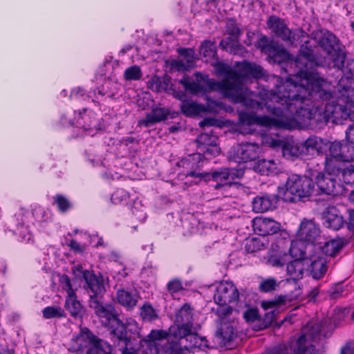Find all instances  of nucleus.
<instances>
[{
	"label": "nucleus",
	"instance_id": "f257e3e1",
	"mask_svg": "<svg viewBox=\"0 0 354 354\" xmlns=\"http://www.w3.org/2000/svg\"><path fill=\"white\" fill-rule=\"evenodd\" d=\"M301 80L306 84H297L290 78L285 81L278 77L274 91L270 93V100L273 104L266 103L267 111L279 120L296 119L308 120L310 124L322 129L330 120H338L341 104L332 102L326 103L324 107L313 106L310 107L308 101L328 102L333 97V92L325 88L327 81L320 77L319 73L303 70Z\"/></svg>",
	"mask_w": 354,
	"mask_h": 354
},
{
	"label": "nucleus",
	"instance_id": "f03ea898",
	"mask_svg": "<svg viewBox=\"0 0 354 354\" xmlns=\"http://www.w3.org/2000/svg\"><path fill=\"white\" fill-rule=\"evenodd\" d=\"M196 76L201 77L203 84L190 81L189 77L187 75H183L178 82L192 95H204L211 91H218L230 101L236 104H241L246 108L252 109L263 110L264 107L267 109L266 106L267 102L271 104H274L270 102V93L274 91V89L266 93L267 100L264 103L254 100L248 95V88L243 86V82L240 79H235L234 72L222 81L210 79L207 75L203 76L201 73H198Z\"/></svg>",
	"mask_w": 354,
	"mask_h": 354
},
{
	"label": "nucleus",
	"instance_id": "7ed1b4c3",
	"mask_svg": "<svg viewBox=\"0 0 354 354\" xmlns=\"http://www.w3.org/2000/svg\"><path fill=\"white\" fill-rule=\"evenodd\" d=\"M303 42L295 59L282 45H279L274 41H270L265 35H262L259 39L257 45L258 48L268 55V62L280 66L281 70L284 73H288L287 67L289 64H295L297 67L299 68L297 74L301 78V71L306 68L309 71H315L317 66L328 65L326 60H319L314 55V51L309 40H305Z\"/></svg>",
	"mask_w": 354,
	"mask_h": 354
},
{
	"label": "nucleus",
	"instance_id": "20e7f679",
	"mask_svg": "<svg viewBox=\"0 0 354 354\" xmlns=\"http://www.w3.org/2000/svg\"><path fill=\"white\" fill-rule=\"evenodd\" d=\"M76 278L84 280L85 290L89 294V306L94 310L102 325L120 317L118 311L113 305H103L101 299L106 292L104 279L101 273L96 274L93 271L84 270L81 265L72 268Z\"/></svg>",
	"mask_w": 354,
	"mask_h": 354
},
{
	"label": "nucleus",
	"instance_id": "39448f33",
	"mask_svg": "<svg viewBox=\"0 0 354 354\" xmlns=\"http://www.w3.org/2000/svg\"><path fill=\"white\" fill-rule=\"evenodd\" d=\"M314 39L317 41L319 46L326 53L328 57L321 58L314 54L319 60H326L328 66H321L322 68H329L331 66L337 68L346 75L348 78L354 76V61L348 60L346 53L341 47L340 40L332 32L326 30L317 32ZM317 66L315 69L318 73Z\"/></svg>",
	"mask_w": 354,
	"mask_h": 354
},
{
	"label": "nucleus",
	"instance_id": "423d86ee",
	"mask_svg": "<svg viewBox=\"0 0 354 354\" xmlns=\"http://www.w3.org/2000/svg\"><path fill=\"white\" fill-rule=\"evenodd\" d=\"M278 189L283 201L295 203L313 196L314 182L309 173L303 176L294 174L288 176L284 185L278 187Z\"/></svg>",
	"mask_w": 354,
	"mask_h": 354
},
{
	"label": "nucleus",
	"instance_id": "0eeeda50",
	"mask_svg": "<svg viewBox=\"0 0 354 354\" xmlns=\"http://www.w3.org/2000/svg\"><path fill=\"white\" fill-rule=\"evenodd\" d=\"M170 337L169 329L152 330L145 338L140 340V346L145 354H185L184 349L178 341L167 340Z\"/></svg>",
	"mask_w": 354,
	"mask_h": 354
},
{
	"label": "nucleus",
	"instance_id": "6e6552de",
	"mask_svg": "<svg viewBox=\"0 0 354 354\" xmlns=\"http://www.w3.org/2000/svg\"><path fill=\"white\" fill-rule=\"evenodd\" d=\"M293 257L292 239L290 237L279 236L272 243L264 259L266 265L282 268Z\"/></svg>",
	"mask_w": 354,
	"mask_h": 354
},
{
	"label": "nucleus",
	"instance_id": "1a4fd4ad",
	"mask_svg": "<svg viewBox=\"0 0 354 354\" xmlns=\"http://www.w3.org/2000/svg\"><path fill=\"white\" fill-rule=\"evenodd\" d=\"M310 165H319L318 160L315 158L310 162ZM308 169L306 173H309L310 178L314 182V189L313 196H318L321 194L337 195V192L335 190L336 180L332 176L324 174L323 171L317 169H313L308 164Z\"/></svg>",
	"mask_w": 354,
	"mask_h": 354
},
{
	"label": "nucleus",
	"instance_id": "9d476101",
	"mask_svg": "<svg viewBox=\"0 0 354 354\" xmlns=\"http://www.w3.org/2000/svg\"><path fill=\"white\" fill-rule=\"evenodd\" d=\"M218 138L213 134V131L204 132L198 135L194 140L196 152L210 160L221 153L218 145Z\"/></svg>",
	"mask_w": 354,
	"mask_h": 354
},
{
	"label": "nucleus",
	"instance_id": "9b49d317",
	"mask_svg": "<svg viewBox=\"0 0 354 354\" xmlns=\"http://www.w3.org/2000/svg\"><path fill=\"white\" fill-rule=\"evenodd\" d=\"M267 26L278 37L291 46H297L299 34L290 30L283 19L275 15L270 16L267 20Z\"/></svg>",
	"mask_w": 354,
	"mask_h": 354
},
{
	"label": "nucleus",
	"instance_id": "f8f14e48",
	"mask_svg": "<svg viewBox=\"0 0 354 354\" xmlns=\"http://www.w3.org/2000/svg\"><path fill=\"white\" fill-rule=\"evenodd\" d=\"M75 119L76 120V127L82 129L88 135H94L97 131L102 129V119L97 117L93 111L84 109L83 111H80Z\"/></svg>",
	"mask_w": 354,
	"mask_h": 354
},
{
	"label": "nucleus",
	"instance_id": "ddd939ff",
	"mask_svg": "<svg viewBox=\"0 0 354 354\" xmlns=\"http://www.w3.org/2000/svg\"><path fill=\"white\" fill-rule=\"evenodd\" d=\"M281 199L277 189V194L260 192L253 198L252 201V210L257 213H263L276 209Z\"/></svg>",
	"mask_w": 354,
	"mask_h": 354
},
{
	"label": "nucleus",
	"instance_id": "4468645a",
	"mask_svg": "<svg viewBox=\"0 0 354 354\" xmlns=\"http://www.w3.org/2000/svg\"><path fill=\"white\" fill-rule=\"evenodd\" d=\"M239 292L232 282H221L216 288L214 296L215 303L218 305L230 304L238 301Z\"/></svg>",
	"mask_w": 354,
	"mask_h": 354
},
{
	"label": "nucleus",
	"instance_id": "2eb2a0df",
	"mask_svg": "<svg viewBox=\"0 0 354 354\" xmlns=\"http://www.w3.org/2000/svg\"><path fill=\"white\" fill-rule=\"evenodd\" d=\"M94 333L88 328H81L79 333L73 335L68 348L69 352L86 354Z\"/></svg>",
	"mask_w": 354,
	"mask_h": 354
},
{
	"label": "nucleus",
	"instance_id": "dca6fc26",
	"mask_svg": "<svg viewBox=\"0 0 354 354\" xmlns=\"http://www.w3.org/2000/svg\"><path fill=\"white\" fill-rule=\"evenodd\" d=\"M235 79L241 80L243 82L251 79H259L263 76V69L261 66L244 60L236 64V69L234 70Z\"/></svg>",
	"mask_w": 354,
	"mask_h": 354
},
{
	"label": "nucleus",
	"instance_id": "f3484780",
	"mask_svg": "<svg viewBox=\"0 0 354 354\" xmlns=\"http://www.w3.org/2000/svg\"><path fill=\"white\" fill-rule=\"evenodd\" d=\"M322 220L324 227L333 230H338L344 227L346 223L339 209L334 205L328 206L323 211Z\"/></svg>",
	"mask_w": 354,
	"mask_h": 354
},
{
	"label": "nucleus",
	"instance_id": "a211bd4d",
	"mask_svg": "<svg viewBox=\"0 0 354 354\" xmlns=\"http://www.w3.org/2000/svg\"><path fill=\"white\" fill-rule=\"evenodd\" d=\"M259 146L252 143L239 145L233 149L232 158L238 163L255 160L259 156Z\"/></svg>",
	"mask_w": 354,
	"mask_h": 354
},
{
	"label": "nucleus",
	"instance_id": "6ab92c4d",
	"mask_svg": "<svg viewBox=\"0 0 354 354\" xmlns=\"http://www.w3.org/2000/svg\"><path fill=\"white\" fill-rule=\"evenodd\" d=\"M190 175L203 177V180L205 182L210 180L216 182V184L214 185L215 189H219L223 187L232 185L228 167H221L212 172H207L205 174H196L192 172Z\"/></svg>",
	"mask_w": 354,
	"mask_h": 354
},
{
	"label": "nucleus",
	"instance_id": "aec40b11",
	"mask_svg": "<svg viewBox=\"0 0 354 354\" xmlns=\"http://www.w3.org/2000/svg\"><path fill=\"white\" fill-rule=\"evenodd\" d=\"M306 271L310 272L312 277L319 280L322 279L328 271V261L322 256L306 257Z\"/></svg>",
	"mask_w": 354,
	"mask_h": 354
},
{
	"label": "nucleus",
	"instance_id": "412c9836",
	"mask_svg": "<svg viewBox=\"0 0 354 354\" xmlns=\"http://www.w3.org/2000/svg\"><path fill=\"white\" fill-rule=\"evenodd\" d=\"M205 160H206V158H205V156L196 152L192 154L188 155L185 158H183L180 160L179 164L183 168L189 169L185 174V176L187 177L196 178H198L199 180H203V177H201L200 176H192L190 175V174L192 172H194L196 174H205L206 172L199 171V170L203 165V161Z\"/></svg>",
	"mask_w": 354,
	"mask_h": 354
},
{
	"label": "nucleus",
	"instance_id": "4be33fe9",
	"mask_svg": "<svg viewBox=\"0 0 354 354\" xmlns=\"http://www.w3.org/2000/svg\"><path fill=\"white\" fill-rule=\"evenodd\" d=\"M253 226L254 231L262 236L277 234L281 228L279 223L268 218H256Z\"/></svg>",
	"mask_w": 354,
	"mask_h": 354
},
{
	"label": "nucleus",
	"instance_id": "5701e85b",
	"mask_svg": "<svg viewBox=\"0 0 354 354\" xmlns=\"http://www.w3.org/2000/svg\"><path fill=\"white\" fill-rule=\"evenodd\" d=\"M170 111L168 109L162 107L153 108L150 113H147L144 119L140 120L138 126L149 127L158 122L166 120Z\"/></svg>",
	"mask_w": 354,
	"mask_h": 354
},
{
	"label": "nucleus",
	"instance_id": "b1692460",
	"mask_svg": "<svg viewBox=\"0 0 354 354\" xmlns=\"http://www.w3.org/2000/svg\"><path fill=\"white\" fill-rule=\"evenodd\" d=\"M116 298L121 306L127 309H133L137 305L138 295L133 288L121 287L117 290Z\"/></svg>",
	"mask_w": 354,
	"mask_h": 354
},
{
	"label": "nucleus",
	"instance_id": "393cba45",
	"mask_svg": "<svg viewBox=\"0 0 354 354\" xmlns=\"http://www.w3.org/2000/svg\"><path fill=\"white\" fill-rule=\"evenodd\" d=\"M320 233L318 225L313 221H307L301 222L298 236L299 239L305 242L312 243L316 240Z\"/></svg>",
	"mask_w": 354,
	"mask_h": 354
},
{
	"label": "nucleus",
	"instance_id": "a878e982",
	"mask_svg": "<svg viewBox=\"0 0 354 354\" xmlns=\"http://www.w3.org/2000/svg\"><path fill=\"white\" fill-rule=\"evenodd\" d=\"M345 161L340 160V158H328L326 156L324 160V169L328 176H335L339 178L341 180L343 177V173L347 169Z\"/></svg>",
	"mask_w": 354,
	"mask_h": 354
},
{
	"label": "nucleus",
	"instance_id": "bb28decb",
	"mask_svg": "<svg viewBox=\"0 0 354 354\" xmlns=\"http://www.w3.org/2000/svg\"><path fill=\"white\" fill-rule=\"evenodd\" d=\"M282 153L284 158L292 160L297 158L307 159L301 142H283Z\"/></svg>",
	"mask_w": 354,
	"mask_h": 354
},
{
	"label": "nucleus",
	"instance_id": "cd10ccee",
	"mask_svg": "<svg viewBox=\"0 0 354 354\" xmlns=\"http://www.w3.org/2000/svg\"><path fill=\"white\" fill-rule=\"evenodd\" d=\"M65 309L75 319L82 318L84 315V309L80 301L77 299L75 292L67 295L65 303Z\"/></svg>",
	"mask_w": 354,
	"mask_h": 354
},
{
	"label": "nucleus",
	"instance_id": "c85d7f7f",
	"mask_svg": "<svg viewBox=\"0 0 354 354\" xmlns=\"http://www.w3.org/2000/svg\"><path fill=\"white\" fill-rule=\"evenodd\" d=\"M257 115L253 112L239 113V131L242 134H253L255 131L251 127L256 124Z\"/></svg>",
	"mask_w": 354,
	"mask_h": 354
},
{
	"label": "nucleus",
	"instance_id": "c756f323",
	"mask_svg": "<svg viewBox=\"0 0 354 354\" xmlns=\"http://www.w3.org/2000/svg\"><path fill=\"white\" fill-rule=\"evenodd\" d=\"M192 328L193 325L174 322V325L169 328L170 337L177 339L176 341L180 344L179 340L180 339H185L188 341L189 337H194L196 333L192 331Z\"/></svg>",
	"mask_w": 354,
	"mask_h": 354
},
{
	"label": "nucleus",
	"instance_id": "7c9ffc66",
	"mask_svg": "<svg viewBox=\"0 0 354 354\" xmlns=\"http://www.w3.org/2000/svg\"><path fill=\"white\" fill-rule=\"evenodd\" d=\"M306 257L291 259L286 265L287 274L294 279H301L306 271Z\"/></svg>",
	"mask_w": 354,
	"mask_h": 354
},
{
	"label": "nucleus",
	"instance_id": "2f4dec72",
	"mask_svg": "<svg viewBox=\"0 0 354 354\" xmlns=\"http://www.w3.org/2000/svg\"><path fill=\"white\" fill-rule=\"evenodd\" d=\"M112 350L109 342L94 334L86 354H111Z\"/></svg>",
	"mask_w": 354,
	"mask_h": 354
},
{
	"label": "nucleus",
	"instance_id": "473e14b6",
	"mask_svg": "<svg viewBox=\"0 0 354 354\" xmlns=\"http://www.w3.org/2000/svg\"><path fill=\"white\" fill-rule=\"evenodd\" d=\"M304 150L306 153L307 159L309 156H313L315 154L319 155L322 150L323 140L315 136H310L305 141L301 142Z\"/></svg>",
	"mask_w": 354,
	"mask_h": 354
},
{
	"label": "nucleus",
	"instance_id": "72a5a7b5",
	"mask_svg": "<svg viewBox=\"0 0 354 354\" xmlns=\"http://www.w3.org/2000/svg\"><path fill=\"white\" fill-rule=\"evenodd\" d=\"M253 169L262 176H272L278 173L277 165L274 160H259L254 163Z\"/></svg>",
	"mask_w": 354,
	"mask_h": 354
},
{
	"label": "nucleus",
	"instance_id": "f704fd0d",
	"mask_svg": "<svg viewBox=\"0 0 354 354\" xmlns=\"http://www.w3.org/2000/svg\"><path fill=\"white\" fill-rule=\"evenodd\" d=\"M180 108L183 115L186 117H195L204 113L203 104L191 100H183Z\"/></svg>",
	"mask_w": 354,
	"mask_h": 354
},
{
	"label": "nucleus",
	"instance_id": "c9c22d12",
	"mask_svg": "<svg viewBox=\"0 0 354 354\" xmlns=\"http://www.w3.org/2000/svg\"><path fill=\"white\" fill-rule=\"evenodd\" d=\"M26 223L25 213L20 212L16 213L7 221L6 227L13 234H21Z\"/></svg>",
	"mask_w": 354,
	"mask_h": 354
},
{
	"label": "nucleus",
	"instance_id": "e433bc0d",
	"mask_svg": "<svg viewBox=\"0 0 354 354\" xmlns=\"http://www.w3.org/2000/svg\"><path fill=\"white\" fill-rule=\"evenodd\" d=\"M199 53L207 63L210 64L218 57L216 43L210 40H205L201 43Z\"/></svg>",
	"mask_w": 354,
	"mask_h": 354
},
{
	"label": "nucleus",
	"instance_id": "4c0bfd02",
	"mask_svg": "<svg viewBox=\"0 0 354 354\" xmlns=\"http://www.w3.org/2000/svg\"><path fill=\"white\" fill-rule=\"evenodd\" d=\"M278 313L279 310L274 309L266 313L263 317L259 315L257 320L252 324V329L255 331H260L268 328Z\"/></svg>",
	"mask_w": 354,
	"mask_h": 354
},
{
	"label": "nucleus",
	"instance_id": "58836bf2",
	"mask_svg": "<svg viewBox=\"0 0 354 354\" xmlns=\"http://www.w3.org/2000/svg\"><path fill=\"white\" fill-rule=\"evenodd\" d=\"M193 308L189 304H184L176 313L174 322L193 325Z\"/></svg>",
	"mask_w": 354,
	"mask_h": 354
},
{
	"label": "nucleus",
	"instance_id": "ea45409f",
	"mask_svg": "<svg viewBox=\"0 0 354 354\" xmlns=\"http://www.w3.org/2000/svg\"><path fill=\"white\" fill-rule=\"evenodd\" d=\"M344 243L341 239H332L324 243L320 247L322 254L326 256L335 257L342 249Z\"/></svg>",
	"mask_w": 354,
	"mask_h": 354
},
{
	"label": "nucleus",
	"instance_id": "a19ab883",
	"mask_svg": "<svg viewBox=\"0 0 354 354\" xmlns=\"http://www.w3.org/2000/svg\"><path fill=\"white\" fill-rule=\"evenodd\" d=\"M292 354H318L315 346H307L305 335H300L296 342Z\"/></svg>",
	"mask_w": 354,
	"mask_h": 354
},
{
	"label": "nucleus",
	"instance_id": "79ce46f5",
	"mask_svg": "<svg viewBox=\"0 0 354 354\" xmlns=\"http://www.w3.org/2000/svg\"><path fill=\"white\" fill-rule=\"evenodd\" d=\"M52 204L55 205L62 214H65L73 208V203L61 194H57L53 197Z\"/></svg>",
	"mask_w": 354,
	"mask_h": 354
},
{
	"label": "nucleus",
	"instance_id": "37998d69",
	"mask_svg": "<svg viewBox=\"0 0 354 354\" xmlns=\"http://www.w3.org/2000/svg\"><path fill=\"white\" fill-rule=\"evenodd\" d=\"M131 200L130 194L124 189H117L111 196V201L115 205H128Z\"/></svg>",
	"mask_w": 354,
	"mask_h": 354
},
{
	"label": "nucleus",
	"instance_id": "c03bdc74",
	"mask_svg": "<svg viewBox=\"0 0 354 354\" xmlns=\"http://www.w3.org/2000/svg\"><path fill=\"white\" fill-rule=\"evenodd\" d=\"M43 317L47 319L66 317L64 310L59 306H50L42 310Z\"/></svg>",
	"mask_w": 354,
	"mask_h": 354
},
{
	"label": "nucleus",
	"instance_id": "a18cd8bd",
	"mask_svg": "<svg viewBox=\"0 0 354 354\" xmlns=\"http://www.w3.org/2000/svg\"><path fill=\"white\" fill-rule=\"evenodd\" d=\"M140 317L145 322H153L158 318L157 311L149 304L146 302L140 308Z\"/></svg>",
	"mask_w": 354,
	"mask_h": 354
},
{
	"label": "nucleus",
	"instance_id": "49530a36",
	"mask_svg": "<svg viewBox=\"0 0 354 354\" xmlns=\"http://www.w3.org/2000/svg\"><path fill=\"white\" fill-rule=\"evenodd\" d=\"M216 333L224 344L231 342L236 337L234 329L231 325L221 328Z\"/></svg>",
	"mask_w": 354,
	"mask_h": 354
},
{
	"label": "nucleus",
	"instance_id": "de8ad7c7",
	"mask_svg": "<svg viewBox=\"0 0 354 354\" xmlns=\"http://www.w3.org/2000/svg\"><path fill=\"white\" fill-rule=\"evenodd\" d=\"M322 325L321 323H315L311 326L310 328L306 334H302L301 335H305L306 337V342L307 346L313 345L312 344H309L307 341V337H308L312 341L316 342L319 341L322 337Z\"/></svg>",
	"mask_w": 354,
	"mask_h": 354
},
{
	"label": "nucleus",
	"instance_id": "09e8293b",
	"mask_svg": "<svg viewBox=\"0 0 354 354\" xmlns=\"http://www.w3.org/2000/svg\"><path fill=\"white\" fill-rule=\"evenodd\" d=\"M177 51L180 57L185 61V64L189 68H192L194 66L196 54L194 49L190 48H180L177 50Z\"/></svg>",
	"mask_w": 354,
	"mask_h": 354
},
{
	"label": "nucleus",
	"instance_id": "8fccbe9b",
	"mask_svg": "<svg viewBox=\"0 0 354 354\" xmlns=\"http://www.w3.org/2000/svg\"><path fill=\"white\" fill-rule=\"evenodd\" d=\"M341 160L346 162L354 161V143L343 140Z\"/></svg>",
	"mask_w": 354,
	"mask_h": 354
},
{
	"label": "nucleus",
	"instance_id": "3c124183",
	"mask_svg": "<svg viewBox=\"0 0 354 354\" xmlns=\"http://www.w3.org/2000/svg\"><path fill=\"white\" fill-rule=\"evenodd\" d=\"M206 104H203L204 113H209L213 114L218 113L223 108V104L217 100H212L206 95Z\"/></svg>",
	"mask_w": 354,
	"mask_h": 354
},
{
	"label": "nucleus",
	"instance_id": "603ef678",
	"mask_svg": "<svg viewBox=\"0 0 354 354\" xmlns=\"http://www.w3.org/2000/svg\"><path fill=\"white\" fill-rule=\"evenodd\" d=\"M210 64L214 66L215 72L218 75H223L225 77H228L234 72L227 64L220 61L218 57L212 62Z\"/></svg>",
	"mask_w": 354,
	"mask_h": 354
},
{
	"label": "nucleus",
	"instance_id": "864d4df0",
	"mask_svg": "<svg viewBox=\"0 0 354 354\" xmlns=\"http://www.w3.org/2000/svg\"><path fill=\"white\" fill-rule=\"evenodd\" d=\"M264 248V244L259 238L252 237L246 240L245 249L248 253H254Z\"/></svg>",
	"mask_w": 354,
	"mask_h": 354
},
{
	"label": "nucleus",
	"instance_id": "5fc2aeb1",
	"mask_svg": "<svg viewBox=\"0 0 354 354\" xmlns=\"http://www.w3.org/2000/svg\"><path fill=\"white\" fill-rule=\"evenodd\" d=\"M287 301H290L287 295H280L272 299L263 301L262 304V306L265 309L272 308L275 306L285 305Z\"/></svg>",
	"mask_w": 354,
	"mask_h": 354
},
{
	"label": "nucleus",
	"instance_id": "6e6d98bb",
	"mask_svg": "<svg viewBox=\"0 0 354 354\" xmlns=\"http://www.w3.org/2000/svg\"><path fill=\"white\" fill-rule=\"evenodd\" d=\"M343 140L330 142L328 147V158H340L342 156Z\"/></svg>",
	"mask_w": 354,
	"mask_h": 354
},
{
	"label": "nucleus",
	"instance_id": "4d7b16f0",
	"mask_svg": "<svg viewBox=\"0 0 354 354\" xmlns=\"http://www.w3.org/2000/svg\"><path fill=\"white\" fill-rule=\"evenodd\" d=\"M142 75L140 68L136 65L127 68L124 73L126 80H138L142 77Z\"/></svg>",
	"mask_w": 354,
	"mask_h": 354
},
{
	"label": "nucleus",
	"instance_id": "13d9d810",
	"mask_svg": "<svg viewBox=\"0 0 354 354\" xmlns=\"http://www.w3.org/2000/svg\"><path fill=\"white\" fill-rule=\"evenodd\" d=\"M278 286V283L275 278L270 277L263 279L259 284V290L262 292H269L274 290Z\"/></svg>",
	"mask_w": 354,
	"mask_h": 354
},
{
	"label": "nucleus",
	"instance_id": "bf43d9fd",
	"mask_svg": "<svg viewBox=\"0 0 354 354\" xmlns=\"http://www.w3.org/2000/svg\"><path fill=\"white\" fill-rule=\"evenodd\" d=\"M341 110H338V120H346L349 118L351 121L354 124V104H350L349 108H347V105L341 104Z\"/></svg>",
	"mask_w": 354,
	"mask_h": 354
},
{
	"label": "nucleus",
	"instance_id": "052dcab7",
	"mask_svg": "<svg viewBox=\"0 0 354 354\" xmlns=\"http://www.w3.org/2000/svg\"><path fill=\"white\" fill-rule=\"evenodd\" d=\"M341 180L342 182L349 185L352 187H354V165H348L347 166V169H346V171L343 173V177L342 178Z\"/></svg>",
	"mask_w": 354,
	"mask_h": 354
},
{
	"label": "nucleus",
	"instance_id": "680f3d73",
	"mask_svg": "<svg viewBox=\"0 0 354 354\" xmlns=\"http://www.w3.org/2000/svg\"><path fill=\"white\" fill-rule=\"evenodd\" d=\"M127 206H129L132 214L138 216V218L141 216L140 214L142 212V205L138 197L136 198H131Z\"/></svg>",
	"mask_w": 354,
	"mask_h": 354
},
{
	"label": "nucleus",
	"instance_id": "e2e57ef3",
	"mask_svg": "<svg viewBox=\"0 0 354 354\" xmlns=\"http://www.w3.org/2000/svg\"><path fill=\"white\" fill-rule=\"evenodd\" d=\"M277 119L268 115H257L256 117V124L262 127H271L277 122Z\"/></svg>",
	"mask_w": 354,
	"mask_h": 354
},
{
	"label": "nucleus",
	"instance_id": "0e129e2a",
	"mask_svg": "<svg viewBox=\"0 0 354 354\" xmlns=\"http://www.w3.org/2000/svg\"><path fill=\"white\" fill-rule=\"evenodd\" d=\"M167 288L171 295L177 293L184 289L181 281L178 279L169 281L167 284Z\"/></svg>",
	"mask_w": 354,
	"mask_h": 354
},
{
	"label": "nucleus",
	"instance_id": "69168bd1",
	"mask_svg": "<svg viewBox=\"0 0 354 354\" xmlns=\"http://www.w3.org/2000/svg\"><path fill=\"white\" fill-rule=\"evenodd\" d=\"M59 282L61 284L63 289H64L67 294H71L75 292V290L72 288L71 281L70 277L65 274L59 276Z\"/></svg>",
	"mask_w": 354,
	"mask_h": 354
},
{
	"label": "nucleus",
	"instance_id": "338daca9",
	"mask_svg": "<svg viewBox=\"0 0 354 354\" xmlns=\"http://www.w3.org/2000/svg\"><path fill=\"white\" fill-rule=\"evenodd\" d=\"M70 98L72 100H87L90 98L89 95L82 88H77L72 90Z\"/></svg>",
	"mask_w": 354,
	"mask_h": 354
},
{
	"label": "nucleus",
	"instance_id": "774afa93",
	"mask_svg": "<svg viewBox=\"0 0 354 354\" xmlns=\"http://www.w3.org/2000/svg\"><path fill=\"white\" fill-rule=\"evenodd\" d=\"M157 268L152 266H147L141 270V275L147 277L149 280L153 281L156 278Z\"/></svg>",
	"mask_w": 354,
	"mask_h": 354
}]
</instances>
